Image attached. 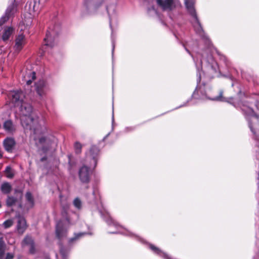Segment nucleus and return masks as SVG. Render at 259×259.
<instances>
[{"label": "nucleus", "mask_w": 259, "mask_h": 259, "mask_svg": "<svg viewBox=\"0 0 259 259\" xmlns=\"http://www.w3.org/2000/svg\"><path fill=\"white\" fill-rule=\"evenodd\" d=\"M9 97L15 106H19L21 114V123L24 128L29 129L34 135L33 139L36 144L44 145L47 143V139L39 136L44 132L41 121L33 112L32 106L24 101V95L21 91H14L9 94Z\"/></svg>", "instance_id": "obj_1"}, {"label": "nucleus", "mask_w": 259, "mask_h": 259, "mask_svg": "<svg viewBox=\"0 0 259 259\" xmlns=\"http://www.w3.org/2000/svg\"><path fill=\"white\" fill-rule=\"evenodd\" d=\"M186 51L192 56L197 69V82L199 83L201 80V71L203 66L206 71L217 72L218 66L214 60L212 55L209 53L210 49L208 48L202 52H197L196 47L192 48V52L185 47Z\"/></svg>", "instance_id": "obj_2"}, {"label": "nucleus", "mask_w": 259, "mask_h": 259, "mask_svg": "<svg viewBox=\"0 0 259 259\" xmlns=\"http://www.w3.org/2000/svg\"><path fill=\"white\" fill-rule=\"evenodd\" d=\"M99 153V149L95 146H92L90 151L87 153L84 163L79 170V177L82 183H87L89 182L90 171L97 165Z\"/></svg>", "instance_id": "obj_3"}, {"label": "nucleus", "mask_w": 259, "mask_h": 259, "mask_svg": "<svg viewBox=\"0 0 259 259\" xmlns=\"http://www.w3.org/2000/svg\"><path fill=\"white\" fill-rule=\"evenodd\" d=\"M87 198L89 203H93L98 205L97 209H98L99 213L107 224L109 226H113L117 229V231L110 232H109L110 233H124L120 231V229L122 228V227L120 226L117 223L113 220L108 212L102 207V204L101 201V197L97 189L94 188L92 194L87 195Z\"/></svg>", "instance_id": "obj_4"}, {"label": "nucleus", "mask_w": 259, "mask_h": 259, "mask_svg": "<svg viewBox=\"0 0 259 259\" xmlns=\"http://www.w3.org/2000/svg\"><path fill=\"white\" fill-rule=\"evenodd\" d=\"M61 204L62 207V219L57 223L56 226V235L59 240L67 236L68 229L70 225L73 223L67 214L69 204L67 202H64L63 200H61Z\"/></svg>", "instance_id": "obj_5"}, {"label": "nucleus", "mask_w": 259, "mask_h": 259, "mask_svg": "<svg viewBox=\"0 0 259 259\" xmlns=\"http://www.w3.org/2000/svg\"><path fill=\"white\" fill-rule=\"evenodd\" d=\"M187 10L192 20L191 22L193 25L196 32L200 35H202L203 31L200 23L198 20L195 9L194 8V0H184Z\"/></svg>", "instance_id": "obj_6"}, {"label": "nucleus", "mask_w": 259, "mask_h": 259, "mask_svg": "<svg viewBox=\"0 0 259 259\" xmlns=\"http://www.w3.org/2000/svg\"><path fill=\"white\" fill-rule=\"evenodd\" d=\"M60 31V26L59 24H56L49 28L44 38V45L42 48L44 52L47 51V47L52 48L55 45L56 36Z\"/></svg>", "instance_id": "obj_7"}, {"label": "nucleus", "mask_w": 259, "mask_h": 259, "mask_svg": "<svg viewBox=\"0 0 259 259\" xmlns=\"http://www.w3.org/2000/svg\"><path fill=\"white\" fill-rule=\"evenodd\" d=\"M210 89L208 88H205V85H204L203 87H198V85H197L196 89L193 95H194L197 92L198 93L199 92L200 93L201 95L202 96V98H204V97L205 98H207L208 99L212 100V101H223V102H227L231 104H233L234 106V102H232L231 101L233 100V98H230L229 99H227L225 97H223V91H221L219 93V95L217 97H211L209 95V92L210 91Z\"/></svg>", "instance_id": "obj_8"}, {"label": "nucleus", "mask_w": 259, "mask_h": 259, "mask_svg": "<svg viewBox=\"0 0 259 259\" xmlns=\"http://www.w3.org/2000/svg\"><path fill=\"white\" fill-rule=\"evenodd\" d=\"M18 12V4L15 0H14L6 9L4 14L0 18V26L2 25L10 19L14 17Z\"/></svg>", "instance_id": "obj_9"}, {"label": "nucleus", "mask_w": 259, "mask_h": 259, "mask_svg": "<svg viewBox=\"0 0 259 259\" xmlns=\"http://www.w3.org/2000/svg\"><path fill=\"white\" fill-rule=\"evenodd\" d=\"M107 12L108 14L109 19V24H110V27L112 30L111 33V40H112V55L113 54L114 48H115V38L113 34V32L112 30V22L116 21L117 18V15H116V5L114 4H111L109 6H108L106 8Z\"/></svg>", "instance_id": "obj_10"}, {"label": "nucleus", "mask_w": 259, "mask_h": 259, "mask_svg": "<svg viewBox=\"0 0 259 259\" xmlns=\"http://www.w3.org/2000/svg\"><path fill=\"white\" fill-rule=\"evenodd\" d=\"M157 5L163 10L170 11L181 6L179 0H156Z\"/></svg>", "instance_id": "obj_11"}, {"label": "nucleus", "mask_w": 259, "mask_h": 259, "mask_svg": "<svg viewBox=\"0 0 259 259\" xmlns=\"http://www.w3.org/2000/svg\"><path fill=\"white\" fill-rule=\"evenodd\" d=\"M49 90V84L47 81L44 79L39 80L35 83L36 92L41 99L46 96Z\"/></svg>", "instance_id": "obj_12"}, {"label": "nucleus", "mask_w": 259, "mask_h": 259, "mask_svg": "<svg viewBox=\"0 0 259 259\" xmlns=\"http://www.w3.org/2000/svg\"><path fill=\"white\" fill-rule=\"evenodd\" d=\"M23 80L27 85H30L33 80L35 79V73L34 71L27 68L23 69L21 72Z\"/></svg>", "instance_id": "obj_13"}, {"label": "nucleus", "mask_w": 259, "mask_h": 259, "mask_svg": "<svg viewBox=\"0 0 259 259\" xmlns=\"http://www.w3.org/2000/svg\"><path fill=\"white\" fill-rule=\"evenodd\" d=\"M16 192H18L17 197L10 196H8L6 204L8 206H12L18 204L20 208H22V205L20 202L22 196V192L20 191H16Z\"/></svg>", "instance_id": "obj_14"}, {"label": "nucleus", "mask_w": 259, "mask_h": 259, "mask_svg": "<svg viewBox=\"0 0 259 259\" xmlns=\"http://www.w3.org/2000/svg\"><path fill=\"white\" fill-rule=\"evenodd\" d=\"M26 42V37L23 33L18 35L15 38V51L19 53L23 49Z\"/></svg>", "instance_id": "obj_15"}, {"label": "nucleus", "mask_w": 259, "mask_h": 259, "mask_svg": "<svg viewBox=\"0 0 259 259\" xmlns=\"http://www.w3.org/2000/svg\"><path fill=\"white\" fill-rule=\"evenodd\" d=\"M26 245L30 246V248L29 250V253L33 254L35 253L34 242L31 236H26L22 241V247H23Z\"/></svg>", "instance_id": "obj_16"}, {"label": "nucleus", "mask_w": 259, "mask_h": 259, "mask_svg": "<svg viewBox=\"0 0 259 259\" xmlns=\"http://www.w3.org/2000/svg\"><path fill=\"white\" fill-rule=\"evenodd\" d=\"M18 219V222L17 225V228L18 232L20 234L24 233L26 229V222L25 219L23 217L18 215L17 216Z\"/></svg>", "instance_id": "obj_17"}, {"label": "nucleus", "mask_w": 259, "mask_h": 259, "mask_svg": "<svg viewBox=\"0 0 259 259\" xmlns=\"http://www.w3.org/2000/svg\"><path fill=\"white\" fill-rule=\"evenodd\" d=\"M14 28L12 26H5L2 32L3 40L4 41L8 40L10 37L14 33Z\"/></svg>", "instance_id": "obj_18"}, {"label": "nucleus", "mask_w": 259, "mask_h": 259, "mask_svg": "<svg viewBox=\"0 0 259 259\" xmlns=\"http://www.w3.org/2000/svg\"><path fill=\"white\" fill-rule=\"evenodd\" d=\"M15 144V141L13 138H7L3 142L5 149L8 152H11L13 150Z\"/></svg>", "instance_id": "obj_19"}, {"label": "nucleus", "mask_w": 259, "mask_h": 259, "mask_svg": "<svg viewBox=\"0 0 259 259\" xmlns=\"http://www.w3.org/2000/svg\"><path fill=\"white\" fill-rule=\"evenodd\" d=\"M26 200V204L24 209L28 211L30 208H32L34 205V199L32 195L30 192H27L25 194Z\"/></svg>", "instance_id": "obj_20"}, {"label": "nucleus", "mask_w": 259, "mask_h": 259, "mask_svg": "<svg viewBox=\"0 0 259 259\" xmlns=\"http://www.w3.org/2000/svg\"><path fill=\"white\" fill-rule=\"evenodd\" d=\"M150 248L155 253L163 257L164 259H172L168 254L162 252L158 248L152 244H150Z\"/></svg>", "instance_id": "obj_21"}, {"label": "nucleus", "mask_w": 259, "mask_h": 259, "mask_svg": "<svg viewBox=\"0 0 259 259\" xmlns=\"http://www.w3.org/2000/svg\"><path fill=\"white\" fill-rule=\"evenodd\" d=\"M3 127L5 131L9 133H12L15 130V126L12 121L10 120H6L4 123Z\"/></svg>", "instance_id": "obj_22"}, {"label": "nucleus", "mask_w": 259, "mask_h": 259, "mask_svg": "<svg viewBox=\"0 0 259 259\" xmlns=\"http://www.w3.org/2000/svg\"><path fill=\"white\" fill-rule=\"evenodd\" d=\"M1 189L3 193L8 194L11 191L12 187L9 183L6 182L2 185Z\"/></svg>", "instance_id": "obj_23"}, {"label": "nucleus", "mask_w": 259, "mask_h": 259, "mask_svg": "<svg viewBox=\"0 0 259 259\" xmlns=\"http://www.w3.org/2000/svg\"><path fill=\"white\" fill-rule=\"evenodd\" d=\"M69 250V248L64 247L61 244H60V252L64 259L67 257Z\"/></svg>", "instance_id": "obj_24"}, {"label": "nucleus", "mask_w": 259, "mask_h": 259, "mask_svg": "<svg viewBox=\"0 0 259 259\" xmlns=\"http://www.w3.org/2000/svg\"><path fill=\"white\" fill-rule=\"evenodd\" d=\"M73 205L78 210H80L82 207V201L78 197H76L73 200Z\"/></svg>", "instance_id": "obj_25"}, {"label": "nucleus", "mask_w": 259, "mask_h": 259, "mask_svg": "<svg viewBox=\"0 0 259 259\" xmlns=\"http://www.w3.org/2000/svg\"><path fill=\"white\" fill-rule=\"evenodd\" d=\"M85 234L86 233H77V234H74V237L72 238H70L69 239V244H71L73 241L77 240V239H78L80 237H81L83 236H84Z\"/></svg>", "instance_id": "obj_26"}, {"label": "nucleus", "mask_w": 259, "mask_h": 259, "mask_svg": "<svg viewBox=\"0 0 259 259\" xmlns=\"http://www.w3.org/2000/svg\"><path fill=\"white\" fill-rule=\"evenodd\" d=\"M103 0H101L102 1ZM99 1H101V0H85L84 2V5L86 6L87 8L89 7L90 3H93L94 5V7L95 8L99 7V5L97 6L96 3L98 2Z\"/></svg>", "instance_id": "obj_27"}, {"label": "nucleus", "mask_w": 259, "mask_h": 259, "mask_svg": "<svg viewBox=\"0 0 259 259\" xmlns=\"http://www.w3.org/2000/svg\"><path fill=\"white\" fill-rule=\"evenodd\" d=\"M5 172L7 178H12L13 177L14 174L12 171V168L10 166H7L5 169Z\"/></svg>", "instance_id": "obj_28"}, {"label": "nucleus", "mask_w": 259, "mask_h": 259, "mask_svg": "<svg viewBox=\"0 0 259 259\" xmlns=\"http://www.w3.org/2000/svg\"><path fill=\"white\" fill-rule=\"evenodd\" d=\"M74 147L75 153L76 154H79L81 153L82 145L80 143H79L78 142H75L74 144Z\"/></svg>", "instance_id": "obj_29"}, {"label": "nucleus", "mask_w": 259, "mask_h": 259, "mask_svg": "<svg viewBox=\"0 0 259 259\" xmlns=\"http://www.w3.org/2000/svg\"><path fill=\"white\" fill-rule=\"evenodd\" d=\"M13 224V220L12 219H10L6 221L3 223V226L5 228H9L11 227Z\"/></svg>", "instance_id": "obj_30"}, {"label": "nucleus", "mask_w": 259, "mask_h": 259, "mask_svg": "<svg viewBox=\"0 0 259 259\" xmlns=\"http://www.w3.org/2000/svg\"><path fill=\"white\" fill-rule=\"evenodd\" d=\"M4 243L0 242V256H1L4 252Z\"/></svg>", "instance_id": "obj_31"}, {"label": "nucleus", "mask_w": 259, "mask_h": 259, "mask_svg": "<svg viewBox=\"0 0 259 259\" xmlns=\"http://www.w3.org/2000/svg\"><path fill=\"white\" fill-rule=\"evenodd\" d=\"M14 257V255L13 254L10 253H8L5 259H13Z\"/></svg>", "instance_id": "obj_32"}, {"label": "nucleus", "mask_w": 259, "mask_h": 259, "mask_svg": "<svg viewBox=\"0 0 259 259\" xmlns=\"http://www.w3.org/2000/svg\"><path fill=\"white\" fill-rule=\"evenodd\" d=\"M48 149L49 147H45V146H43L41 150L44 153H46L48 151Z\"/></svg>", "instance_id": "obj_33"}, {"label": "nucleus", "mask_w": 259, "mask_h": 259, "mask_svg": "<svg viewBox=\"0 0 259 259\" xmlns=\"http://www.w3.org/2000/svg\"><path fill=\"white\" fill-rule=\"evenodd\" d=\"M125 234H126V235H130V236H135V237H136V238H139V237H138V236H136V235H134V234H132V233H131V232H127Z\"/></svg>", "instance_id": "obj_34"}, {"label": "nucleus", "mask_w": 259, "mask_h": 259, "mask_svg": "<svg viewBox=\"0 0 259 259\" xmlns=\"http://www.w3.org/2000/svg\"><path fill=\"white\" fill-rule=\"evenodd\" d=\"M46 159H47V157H46V156H44V157H42V158H41L40 160H41V161H45Z\"/></svg>", "instance_id": "obj_35"}, {"label": "nucleus", "mask_w": 259, "mask_h": 259, "mask_svg": "<svg viewBox=\"0 0 259 259\" xmlns=\"http://www.w3.org/2000/svg\"><path fill=\"white\" fill-rule=\"evenodd\" d=\"M112 124L114 122V115L113 114H112Z\"/></svg>", "instance_id": "obj_36"}, {"label": "nucleus", "mask_w": 259, "mask_h": 259, "mask_svg": "<svg viewBox=\"0 0 259 259\" xmlns=\"http://www.w3.org/2000/svg\"><path fill=\"white\" fill-rule=\"evenodd\" d=\"M68 159H69V163L70 164V156H68Z\"/></svg>", "instance_id": "obj_37"}, {"label": "nucleus", "mask_w": 259, "mask_h": 259, "mask_svg": "<svg viewBox=\"0 0 259 259\" xmlns=\"http://www.w3.org/2000/svg\"><path fill=\"white\" fill-rule=\"evenodd\" d=\"M257 102L256 101H255V105L256 106V107H257Z\"/></svg>", "instance_id": "obj_38"}, {"label": "nucleus", "mask_w": 259, "mask_h": 259, "mask_svg": "<svg viewBox=\"0 0 259 259\" xmlns=\"http://www.w3.org/2000/svg\"><path fill=\"white\" fill-rule=\"evenodd\" d=\"M185 106V105H181V106H180V107H183V106Z\"/></svg>", "instance_id": "obj_39"}, {"label": "nucleus", "mask_w": 259, "mask_h": 259, "mask_svg": "<svg viewBox=\"0 0 259 259\" xmlns=\"http://www.w3.org/2000/svg\"><path fill=\"white\" fill-rule=\"evenodd\" d=\"M77 218H78V215L77 214H75Z\"/></svg>", "instance_id": "obj_40"}, {"label": "nucleus", "mask_w": 259, "mask_h": 259, "mask_svg": "<svg viewBox=\"0 0 259 259\" xmlns=\"http://www.w3.org/2000/svg\"><path fill=\"white\" fill-rule=\"evenodd\" d=\"M2 156V154L0 153V158Z\"/></svg>", "instance_id": "obj_41"}]
</instances>
